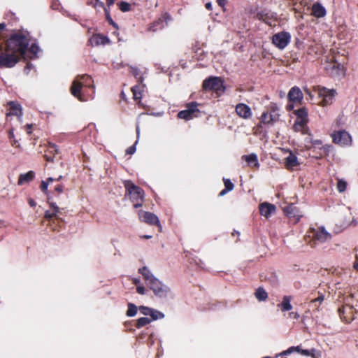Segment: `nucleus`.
I'll list each match as a JSON object with an SVG mask.
<instances>
[{"label": "nucleus", "mask_w": 358, "mask_h": 358, "mask_svg": "<svg viewBox=\"0 0 358 358\" xmlns=\"http://www.w3.org/2000/svg\"><path fill=\"white\" fill-rule=\"evenodd\" d=\"M303 98L302 91H289L288 101L289 103L287 105V110H292L295 105L300 104Z\"/></svg>", "instance_id": "2eb2a0df"}, {"label": "nucleus", "mask_w": 358, "mask_h": 358, "mask_svg": "<svg viewBox=\"0 0 358 358\" xmlns=\"http://www.w3.org/2000/svg\"><path fill=\"white\" fill-rule=\"evenodd\" d=\"M30 51L35 55L38 51V47L35 45H32L30 48Z\"/></svg>", "instance_id": "8fccbe9b"}, {"label": "nucleus", "mask_w": 358, "mask_h": 358, "mask_svg": "<svg viewBox=\"0 0 358 358\" xmlns=\"http://www.w3.org/2000/svg\"><path fill=\"white\" fill-rule=\"evenodd\" d=\"M13 136V132H9V138H11Z\"/></svg>", "instance_id": "338daca9"}, {"label": "nucleus", "mask_w": 358, "mask_h": 358, "mask_svg": "<svg viewBox=\"0 0 358 358\" xmlns=\"http://www.w3.org/2000/svg\"><path fill=\"white\" fill-rule=\"evenodd\" d=\"M327 69L329 71L331 76H343L344 69L343 65L334 61L333 63L329 64Z\"/></svg>", "instance_id": "4be33fe9"}, {"label": "nucleus", "mask_w": 358, "mask_h": 358, "mask_svg": "<svg viewBox=\"0 0 358 358\" xmlns=\"http://www.w3.org/2000/svg\"><path fill=\"white\" fill-rule=\"evenodd\" d=\"M108 6L113 5L115 2V0H106Z\"/></svg>", "instance_id": "bf43d9fd"}, {"label": "nucleus", "mask_w": 358, "mask_h": 358, "mask_svg": "<svg viewBox=\"0 0 358 358\" xmlns=\"http://www.w3.org/2000/svg\"><path fill=\"white\" fill-rule=\"evenodd\" d=\"M333 142L341 146H349L352 144V137L345 130L334 131L332 134Z\"/></svg>", "instance_id": "ddd939ff"}, {"label": "nucleus", "mask_w": 358, "mask_h": 358, "mask_svg": "<svg viewBox=\"0 0 358 358\" xmlns=\"http://www.w3.org/2000/svg\"><path fill=\"white\" fill-rule=\"evenodd\" d=\"M107 20L110 22L111 24H113L114 27H116V24L113 22L111 17L108 15H107Z\"/></svg>", "instance_id": "6e6d98bb"}, {"label": "nucleus", "mask_w": 358, "mask_h": 358, "mask_svg": "<svg viewBox=\"0 0 358 358\" xmlns=\"http://www.w3.org/2000/svg\"><path fill=\"white\" fill-rule=\"evenodd\" d=\"M299 165L297 157L290 153L289 155L285 159V166L287 169H292Z\"/></svg>", "instance_id": "473e14b6"}, {"label": "nucleus", "mask_w": 358, "mask_h": 358, "mask_svg": "<svg viewBox=\"0 0 358 358\" xmlns=\"http://www.w3.org/2000/svg\"><path fill=\"white\" fill-rule=\"evenodd\" d=\"M31 127H32V124H27L26 125L27 132L28 134H31Z\"/></svg>", "instance_id": "603ef678"}, {"label": "nucleus", "mask_w": 358, "mask_h": 358, "mask_svg": "<svg viewBox=\"0 0 358 358\" xmlns=\"http://www.w3.org/2000/svg\"><path fill=\"white\" fill-rule=\"evenodd\" d=\"M126 94L124 91H121L120 98L124 101L127 102V99L126 96H131L134 101H141L142 98V91H127Z\"/></svg>", "instance_id": "5701e85b"}, {"label": "nucleus", "mask_w": 358, "mask_h": 358, "mask_svg": "<svg viewBox=\"0 0 358 358\" xmlns=\"http://www.w3.org/2000/svg\"><path fill=\"white\" fill-rule=\"evenodd\" d=\"M301 346H292L289 348L287 350H284L279 355L283 356V355H288L294 352H297L301 354Z\"/></svg>", "instance_id": "4c0bfd02"}, {"label": "nucleus", "mask_w": 358, "mask_h": 358, "mask_svg": "<svg viewBox=\"0 0 358 358\" xmlns=\"http://www.w3.org/2000/svg\"><path fill=\"white\" fill-rule=\"evenodd\" d=\"M57 154V146L54 143H49L47 149L45 150L43 157L47 162H52L54 161V158Z\"/></svg>", "instance_id": "412c9836"}, {"label": "nucleus", "mask_w": 358, "mask_h": 358, "mask_svg": "<svg viewBox=\"0 0 358 358\" xmlns=\"http://www.w3.org/2000/svg\"><path fill=\"white\" fill-rule=\"evenodd\" d=\"M255 297L259 301H266L268 298V294L266 292V290L263 287H258L256 289V292L255 293Z\"/></svg>", "instance_id": "f704fd0d"}, {"label": "nucleus", "mask_w": 358, "mask_h": 358, "mask_svg": "<svg viewBox=\"0 0 358 358\" xmlns=\"http://www.w3.org/2000/svg\"><path fill=\"white\" fill-rule=\"evenodd\" d=\"M259 213L262 215L268 217L275 212V206L267 202L262 203L259 206Z\"/></svg>", "instance_id": "aec40b11"}, {"label": "nucleus", "mask_w": 358, "mask_h": 358, "mask_svg": "<svg viewBox=\"0 0 358 358\" xmlns=\"http://www.w3.org/2000/svg\"><path fill=\"white\" fill-rule=\"evenodd\" d=\"M129 69H130V72L136 77H137L138 75H139V71L138 69V68L135 67V66H130L129 67Z\"/></svg>", "instance_id": "de8ad7c7"}, {"label": "nucleus", "mask_w": 358, "mask_h": 358, "mask_svg": "<svg viewBox=\"0 0 358 358\" xmlns=\"http://www.w3.org/2000/svg\"><path fill=\"white\" fill-rule=\"evenodd\" d=\"M243 158L247 162L249 166L251 167L259 166V164L257 160V157L255 154H250L249 155H243Z\"/></svg>", "instance_id": "2f4dec72"}, {"label": "nucleus", "mask_w": 358, "mask_h": 358, "mask_svg": "<svg viewBox=\"0 0 358 358\" xmlns=\"http://www.w3.org/2000/svg\"><path fill=\"white\" fill-rule=\"evenodd\" d=\"M123 185L125 188V196L129 197L134 207L135 208L141 207L145 196L144 190L130 180H124Z\"/></svg>", "instance_id": "f03ea898"}, {"label": "nucleus", "mask_w": 358, "mask_h": 358, "mask_svg": "<svg viewBox=\"0 0 358 358\" xmlns=\"http://www.w3.org/2000/svg\"><path fill=\"white\" fill-rule=\"evenodd\" d=\"M27 45V38L20 34H14L5 43H1L0 66H13L24 54Z\"/></svg>", "instance_id": "f257e3e1"}, {"label": "nucleus", "mask_w": 358, "mask_h": 358, "mask_svg": "<svg viewBox=\"0 0 358 358\" xmlns=\"http://www.w3.org/2000/svg\"><path fill=\"white\" fill-rule=\"evenodd\" d=\"M150 316L152 317V320H156L159 318H163L164 315L158 310H152V313L150 314Z\"/></svg>", "instance_id": "79ce46f5"}, {"label": "nucleus", "mask_w": 358, "mask_h": 358, "mask_svg": "<svg viewBox=\"0 0 358 358\" xmlns=\"http://www.w3.org/2000/svg\"><path fill=\"white\" fill-rule=\"evenodd\" d=\"M138 216L141 222H145L149 225L157 226L159 228V231H162V227L159 218L153 213L140 210L138 212Z\"/></svg>", "instance_id": "1a4fd4ad"}, {"label": "nucleus", "mask_w": 358, "mask_h": 358, "mask_svg": "<svg viewBox=\"0 0 358 358\" xmlns=\"http://www.w3.org/2000/svg\"><path fill=\"white\" fill-rule=\"evenodd\" d=\"M5 24L4 23H0V30H2L5 28Z\"/></svg>", "instance_id": "0e129e2a"}, {"label": "nucleus", "mask_w": 358, "mask_h": 358, "mask_svg": "<svg viewBox=\"0 0 358 358\" xmlns=\"http://www.w3.org/2000/svg\"><path fill=\"white\" fill-rule=\"evenodd\" d=\"M151 321L152 320L148 317H140L136 320L135 326L137 329H140L150 324Z\"/></svg>", "instance_id": "c9c22d12"}, {"label": "nucleus", "mask_w": 358, "mask_h": 358, "mask_svg": "<svg viewBox=\"0 0 358 358\" xmlns=\"http://www.w3.org/2000/svg\"><path fill=\"white\" fill-rule=\"evenodd\" d=\"M7 106L8 107V112L6 113L7 117L9 116H17V117H21L22 116V108L17 101H8Z\"/></svg>", "instance_id": "f3484780"}, {"label": "nucleus", "mask_w": 358, "mask_h": 358, "mask_svg": "<svg viewBox=\"0 0 358 358\" xmlns=\"http://www.w3.org/2000/svg\"><path fill=\"white\" fill-rule=\"evenodd\" d=\"M120 9L123 12L129 11L130 10V4L127 2L122 1L120 3Z\"/></svg>", "instance_id": "37998d69"}, {"label": "nucleus", "mask_w": 358, "mask_h": 358, "mask_svg": "<svg viewBox=\"0 0 358 358\" xmlns=\"http://www.w3.org/2000/svg\"><path fill=\"white\" fill-rule=\"evenodd\" d=\"M137 143V141L136 143L131 146L129 147L126 150V154L127 155H133L136 152V144Z\"/></svg>", "instance_id": "a18cd8bd"}, {"label": "nucleus", "mask_w": 358, "mask_h": 358, "mask_svg": "<svg viewBox=\"0 0 358 358\" xmlns=\"http://www.w3.org/2000/svg\"><path fill=\"white\" fill-rule=\"evenodd\" d=\"M294 113L296 115V118L295 120V123H298L299 124L303 125L305 127H308V111L305 107H302L294 111Z\"/></svg>", "instance_id": "a211bd4d"}, {"label": "nucleus", "mask_w": 358, "mask_h": 358, "mask_svg": "<svg viewBox=\"0 0 358 358\" xmlns=\"http://www.w3.org/2000/svg\"><path fill=\"white\" fill-rule=\"evenodd\" d=\"M310 98L316 96L317 102L315 103L325 106L332 103L333 99L336 94V91H306Z\"/></svg>", "instance_id": "423d86ee"}, {"label": "nucleus", "mask_w": 358, "mask_h": 358, "mask_svg": "<svg viewBox=\"0 0 358 358\" xmlns=\"http://www.w3.org/2000/svg\"><path fill=\"white\" fill-rule=\"evenodd\" d=\"M291 90H300V89L298 87L294 86V87H292Z\"/></svg>", "instance_id": "69168bd1"}, {"label": "nucleus", "mask_w": 358, "mask_h": 358, "mask_svg": "<svg viewBox=\"0 0 358 358\" xmlns=\"http://www.w3.org/2000/svg\"><path fill=\"white\" fill-rule=\"evenodd\" d=\"M62 178V176H59L58 178H53L52 177H49L46 179V180H43L41 183V185H40V189L41 190L46 194L47 196V199L48 198V196H51L50 195V192L48 189V185L50 182H53V181H59Z\"/></svg>", "instance_id": "393cba45"}, {"label": "nucleus", "mask_w": 358, "mask_h": 358, "mask_svg": "<svg viewBox=\"0 0 358 358\" xmlns=\"http://www.w3.org/2000/svg\"><path fill=\"white\" fill-rule=\"evenodd\" d=\"M301 355L308 357V356H310L311 355V353H310V350H308L301 349Z\"/></svg>", "instance_id": "3c124183"}, {"label": "nucleus", "mask_w": 358, "mask_h": 358, "mask_svg": "<svg viewBox=\"0 0 358 358\" xmlns=\"http://www.w3.org/2000/svg\"><path fill=\"white\" fill-rule=\"evenodd\" d=\"M108 42L109 40L107 37L99 34L93 35L90 39V43L92 45H104Z\"/></svg>", "instance_id": "a878e982"}, {"label": "nucleus", "mask_w": 358, "mask_h": 358, "mask_svg": "<svg viewBox=\"0 0 358 358\" xmlns=\"http://www.w3.org/2000/svg\"><path fill=\"white\" fill-rule=\"evenodd\" d=\"M236 114L241 118L249 119L252 116L250 108L245 103H238L235 108Z\"/></svg>", "instance_id": "6ab92c4d"}, {"label": "nucleus", "mask_w": 358, "mask_h": 358, "mask_svg": "<svg viewBox=\"0 0 358 358\" xmlns=\"http://www.w3.org/2000/svg\"><path fill=\"white\" fill-rule=\"evenodd\" d=\"M291 300V296H284L282 302L279 303L278 306L280 308L282 312L289 311L292 308V306L290 303Z\"/></svg>", "instance_id": "7c9ffc66"}, {"label": "nucleus", "mask_w": 358, "mask_h": 358, "mask_svg": "<svg viewBox=\"0 0 358 358\" xmlns=\"http://www.w3.org/2000/svg\"><path fill=\"white\" fill-rule=\"evenodd\" d=\"M312 14L316 17H322L326 15V10L320 3H316L312 6Z\"/></svg>", "instance_id": "cd10ccee"}, {"label": "nucleus", "mask_w": 358, "mask_h": 358, "mask_svg": "<svg viewBox=\"0 0 358 358\" xmlns=\"http://www.w3.org/2000/svg\"><path fill=\"white\" fill-rule=\"evenodd\" d=\"M324 294H319V296L317 297H316L314 299L311 300V303H318L319 304H320L324 301Z\"/></svg>", "instance_id": "c03bdc74"}, {"label": "nucleus", "mask_w": 358, "mask_h": 358, "mask_svg": "<svg viewBox=\"0 0 358 358\" xmlns=\"http://www.w3.org/2000/svg\"><path fill=\"white\" fill-rule=\"evenodd\" d=\"M305 142L308 144L306 145V149L308 150H311L313 152L318 148L319 151L317 153V155L315 156L317 159H320L329 155V152L332 150V146L330 145H322V142L321 140L316 139L314 140L311 138V136H308L305 138Z\"/></svg>", "instance_id": "20e7f679"}, {"label": "nucleus", "mask_w": 358, "mask_h": 358, "mask_svg": "<svg viewBox=\"0 0 358 358\" xmlns=\"http://www.w3.org/2000/svg\"><path fill=\"white\" fill-rule=\"evenodd\" d=\"M148 286L153 292L155 295L159 298H166L171 292L170 288L163 284L157 278L153 279V281L150 282Z\"/></svg>", "instance_id": "6e6552de"}, {"label": "nucleus", "mask_w": 358, "mask_h": 358, "mask_svg": "<svg viewBox=\"0 0 358 358\" xmlns=\"http://www.w3.org/2000/svg\"><path fill=\"white\" fill-rule=\"evenodd\" d=\"M139 273H141L145 281L146 282L147 285L150 284V282L153 281V279H156V278L153 275V274L150 271V270L146 266H143L138 269Z\"/></svg>", "instance_id": "c85d7f7f"}, {"label": "nucleus", "mask_w": 358, "mask_h": 358, "mask_svg": "<svg viewBox=\"0 0 358 358\" xmlns=\"http://www.w3.org/2000/svg\"><path fill=\"white\" fill-rule=\"evenodd\" d=\"M284 213L289 218H292L294 223L299 222L300 219L303 217V214L299 208L292 203L284 208Z\"/></svg>", "instance_id": "dca6fc26"}, {"label": "nucleus", "mask_w": 358, "mask_h": 358, "mask_svg": "<svg viewBox=\"0 0 358 358\" xmlns=\"http://www.w3.org/2000/svg\"><path fill=\"white\" fill-rule=\"evenodd\" d=\"M34 177L35 173L33 171H29L24 174H20L18 178L17 184L22 185L26 182H29L34 180Z\"/></svg>", "instance_id": "bb28decb"}, {"label": "nucleus", "mask_w": 358, "mask_h": 358, "mask_svg": "<svg viewBox=\"0 0 358 358\" xmlns=\"http://www.w3.org/2000/svg\"><path fill=\"white\" fill-rule=\"evenodd\" d=\"M347 309L349 310L350 314L352 313V308L351 307H345V306H342V307L339 308L338 310V315H339L341 319L343 322H345L346 323H349L352 320V317L351 316L345 315Z\"/></svg>", "instance_id": "c756f323"}, {"label": "nucleus", "mask_w": 358, "mask_h": 358, "mask_svg": "<svg viewBox=\"0 0 358 358\" xmlns=\"http://www.w3.org/2000/svg\"><path fill=\"white\" fill-rule=\"evenodd\" d=\"M290 41V35L287 32H280L273 36V43L279 49H284Z\"/></svg>", "instance_id": "4468645a"}, {"label": "nucleus", "mask_w": 358, "mask_h": 358, "mask_svg": "<svg viewBox=\"0 0 358 358\" xmlns=\"http://www.w3.org/2000/svg\"><path fill=\"white\" fill-rule=\"evenodd\" d=\"M289 316L291 317H294V318H296V319L299 318V314L297 313H294V312L290 313H289Z\"/></svg>", "instance_id": "864d4df0"}, {"label": "nucleus", "mask_w": 358, "mask_h": 358, "mask_svg": "<svg viewBox=\"0 0 358 358\" xmlns=\"http://www.w3.org/2000/svg\"><path fill=\"white\" fill-rule=\"evenodd\" d=\"M52 199V196H48V203L51 210H48L45 212L44 218L53 224H60L63 221L62 219L58 217V214H61L62 213L60 208L56 205V203L51 201Z\"/></svg>", "instance_id": "0eeeda50"}, {"label": "nucleus", "mask_w": 358, "mask_h": 358, "mask_svg": "<svg viewBox=\"0 0 358 358\" xmlns=\"http://www.w3.org/2000/svg\"><path fill=\"white\" fill-rule=\"evenodd\" d=\"M152 310L150 308L141 306L139 307L140 313H142L144 315H150L151 313H152Z\"/></svg>", "instance_id": "a19ab883"}, {"label": "nucleus", "mask_w": 358, "mask_h": 358, "mask_svg": "<svg viewBox=\"0 0 358 358\" xmlns=\"http://www.w3.org/2000/svg\"><path fill=\"white\" fill-rule=\"evenodd\" d=\"M203 90H224V80L221 77L210 76L203 82Z\"/></svg>", "instance_id": "f8f14e48"}, {"label": "nucleus", "mask_w": 358, "mask_h": 358, "mask_svg": "<svg viewBox=\"0 0 358 358\" xmlns=\"http://www.w3.org/2000/svg\"><path fill=\"white\" fill-rule=\"evenodd\" d=\"M347 188V182L343 179H338L337 182V190L339 192H344Z\"/></svg>", "instance_id": "58836bf2"}, {"label": "nucleus", "mask_w": 358, "mask_h": 358, "mask_svg": "<svg viewBox=\"0 0 358 358\" xmlns=\"http://www.w3.org/2000/svg\"><path fill=\"white\" fill-rule=\"evenodd\" d=\"M292 129L296 132H301L302 134H308V136H312L308 127H305L294 122Z\"/></svg>", "instance_id": "72a5a7b5"}, {"label": "nucleus", "mask_w": 358, "mask_h": 358, "mask_svg": "<svg viewBox=\"0 0 358 358\" xmlns=\"http://www.w3.org/2000/svg\"><path fill=\"white\" fill-rule=\"evenodd\" d=\"M198 103L192 101L187 105V109L180 111L178 117L180 119L189 120L199 115L200 111L197 108Z\"/></svg>", "instance_id": "9d476101"}, {"label": "nucleus", "mask_w": 358, "mask_h": 358, "mask_svg": "<svg viewBox=\"0 0 358 358\" xmlns=\"http://www.w3.org/2000/svg\"><path fill=\"white\" fill-rule=\"evenodd\" d=\"M223 182H224V188L227 189V190H229V191H231L234 189V183L231 181L230 179H228V178H223Z\"/></svg>", "instance_id": "ea45409f"}, {"label": "nucleus", "mask_w": 358, "mask_h": 358, "mask_svg": "<svg viewBox=\"0 0 358 358\" xmlns=\"http://www.w3.org/2000/svg\"><path fill=\"white\" fill-rule=\"evenodd\" d=\"M99 3L101 7H103L104 6V4H103V2H99Z\"/></svg>", "instance_id": "774afa93"}, {"label": "nucleus", "mask_w": 358, "mask_h": 358, "mask_svg": "<svg viewBox=\"0 0 358 358\" xmlns=\"http://www.w3.org/2000/svg\"><path fill=\"white\" fill-rule=\"evenodd\" d=\"M29 203L31 207H34L36 206V202L33 199H29Z\"/></svg>", "instance_id": "13d9d810"}, {"label": "nucleus", "mask_w": 358, "mask_h": 358, "mask_svg": "<svg viewBox=\"0 0 358 358\" xmlns=\"http://www.w3.org/2000/svg\"><path fill=\"white\" fill-rule=\"evenodd\" d=\"M128 309L127 310L126 315L128 317H134L136 315L138 308L136 305L131 303H128Z\"/></svg>", "instance_id": "e433bc0d"}, {"label": "nucleus", "mask_w": 358, "mask_h": 358, "mask_svg": "<svg viewBox=\"0 0 358 358\" xmlns=\"http://www.w3.org/2000/svg\"><path fill=\"white\" fill-rule=\"evenodd\" d=\"M217 3L220 6H223L225 3V0H217Z\"/></svg>", "instance_id": "052dcab7"}, {"label": "nucleus", "mask_w": 358, "mask_h": 358, "mask_svg": "<svg viewBox=\"0 0 358 358\" xmlns=\"http://www.w3.org/2000/svg\"><path fill=\"white\" fill-rule=\"evenodd\" d=\"M145 289L143 286H137L136 287V292L140 294H145Z\"/></svg>", "instance_id": "09e8293b"}, {"label": "nucleus", "mask_w": 358, "mask_h": 358, "mask_svg": "<svg viewBox=\"0 0 358 358\" xmlns=\"http://www.w3.org/2000/svg\"><path fill=\"white\" fill-rule=\"evenodd\" d=\"M279 107L275 103H271L266 110L262 113L260 117V124L257 127H261V124L273 125L279 120Z\"/></svg>", "instance_id": "39448f33"}, {"label": "nucleus", "mask_w": 358, "mask_h": 358, "mask_svg": "<svg viewBox=\"0 0 358 358\" xmlns=\"http://www.w3.org/2000/svg\"><path fill=\"white\" fill-rule=\"evenodd\" d=\"M353 267L358 271V262H355L353 264Z\"/></svg>", "instance_id": "680f3d73"}, {"label": "nucleus", "mask_w": 358, "mask_h": 358, "mask_svg": "<svg viewBox=\"0 0 358 358\" xmlns=\"http://www.w3.org/2000/svg\"><path fill=\"white\" fill-rule=\"evenodd\" d=\"M72 95L80 101H87L93 99L92 94H89V91H71Z\"/></svg>", "instance_id": "b1692460"}, {"label": "nucleus", "mask_w": 358, "mask_h": 358, "mask_svg": "<svg viewBox=\"0 0 358 358\" xmlns=\"http://www.w3.org/2000/svg\"><path fill=\"white\" fill-rule=\"evenodd\" d=\"M64 188V185H62L61 184L57 185L54 188L53 193L60 194L63 192Z\"/></svg>", "instance_id": "49530a36"}, {"label": "nucleus", "mask_w": 358, "mask_h": 358, "mask_svg": "<svg viewBox=\"0 0 358 358\" xmlns=\"http://www.w3.org/2000/svg\"><path fill=\"white\" fill-rule=\"evenodd\" d=\"M94 87V80L87 75L78 76L73 81L70 90H81L83 88Z\"/></svg>", "instance_id": "9b49d317"}, {"label": "nucleus", "mask_w": 358, "mask_h": 358, "mask_svg": "<svg viewBox=\"0 0 358 358\" xmlns=\"http://www.w3.org/2000/svg\"><path fill=\"white\" fill-rule=\"evenodd\" d=\"M205 7L208 9V10H211L212 9V4L211 3L208 2V3H206V5H205Z\"/></svg>", "instance_id": "4d7b16f0"}, {"label": "nucleus", "mask_w": 358, "mask_h": 358, "mask_svg": "<svg viewBox=\"0 0 358 358\" xmlns=\"http://www.w3.org/2000/svg\"><path fill=\"white\" fill-rule=\"evenodd\" d=\"M331 238V235L326 231L324 227H310L304 236L306 243L313 248L318 243H324Z\"/></svg>", "instance_id": "7ed1b4c3"}, {"label": "nucleus", "mask_w": 358, "mask_h": 358, "mask_svg": "<svg viewBox=\"0 0 358 358\" xmlns=\"http://www.w3.org/2000/svg\"><path fill=\"white\" fill-rule=\"evenodd\" d=\"M232 236H240V232L237 231H234L233 233H232Z\"/></svg>", "instance_id": "e2e57ef3"}, {"label": "nucleus", "mask_w": 358, "mask_h": 358, "mask_svg": "<svg viewBox=\"0 0 358 358\" xmlns=\"http://www.w3.org/2000/svg\"><path fill=\"white\" fill-rule=\"evenodd\" d=\"M230 192L229 190H227L226 188H224V189H222L220 193H219V196H224V194H226L227 192Z\"/></svg>", "instance_id": "5fc2aeb1"}]
</instances>
